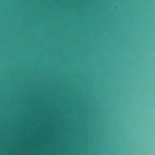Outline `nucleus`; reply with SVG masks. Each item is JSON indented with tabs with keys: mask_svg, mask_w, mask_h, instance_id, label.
<instances>
[{
	"mask_svg": "<svg viewBox=\"0 0 155 155\" xmlns=\"http://www.w3.org/2000/svg\"><path fill=\"white\" fill-rule=\"evenodd\" d=\"M124 64H125V60H124Z\"/></svg>",
	"mask_w": 155,
	"mask_h": 155,
	"instance_id": "2",
	"label": "nucleus"
},
{
	"mask_svg": "<svg viewBox=\"0 0 155 155\" xmlns=\"http://www.w3.org/2000/svg\"><path fill=\"white\" fill-rule=\"evenodd\" d=\"M124 54H125V52H124ZM125 56L124 55V56Z\"/></svg>",
	"mask_w": 155,
	"mask_h": 155,
	"instance_id": "4",
	"label": "nucleus"
},
{
	"mask_svg": "<svg viewBox=\"0 0 155 155\" xmlns=\"http://www.w3.org/2000/svg\"><path fill=\"white\" fill-rule=\"evenodd\" d=\"M124 83H125V79H124Z\"/></svg>",
	"mask_w": 155,
	"mask_h": 155,
	"instance_id": "3",
	"label": "nucleus"
},
{
	"mask_svg": "<svg viewBox=\"0 0 155 155\" xmlns=\"http://www.w3.org/2000/svg\"><path fill=\"white\" fill-rule=\"evenodd\" d=\"M124 42H125L126 41V37L125 36V33L126 30H125V27H126V16L125 14L126 13V0H124Z\"/></svg>",
	"mask_w": 155,
	"mask_h": 155,
	"instance_id": "1",
	"label": "nucleus"
}]
</instances>
